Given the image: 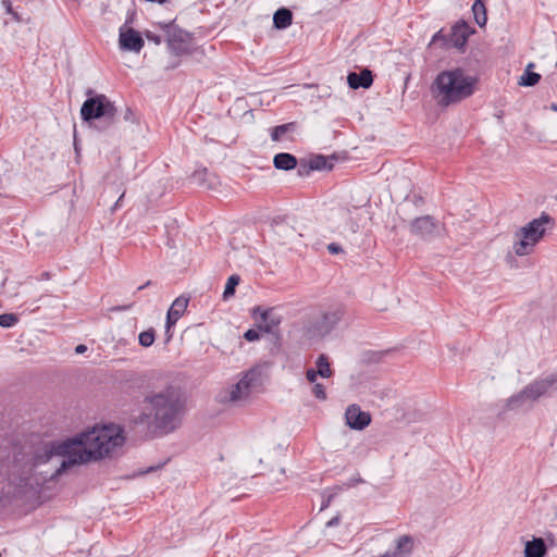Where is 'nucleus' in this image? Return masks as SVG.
Masks as SVG:
<instances>
[{"instance_id": "obj_1", "label": "nucleus", "mask_w": 557, "mask_h": 557, "mask_svg": "<svg viewBox=\"0 0 557 557\" xmlns=\"http://www.w3.org/2000/svg\"><path fill=\"white\" fill-rule=\"evenodd\" d=\"M123 443L122 429L115 424L96 425L66 440L42 443L29 462L13 465L9 481L18 494L36 493L67 467L101 459Z\"/></svg>"}, {"instance_id": "obj_2", "label": "nucleus", "mask_w": 557, "mask_h": 557, "mask_svg": "<svg viewBox=\"0 0 557 557\" xmlns=\"http://www.w3.org/2000/svg\"><path fill=\"white\" fill-rule=\"evenodd\" d=\"M143 403L137 421L154 432L169 434L182 424L186 412V399L180 387L165 385L152 389L145 395Z\"/></svg>"}, {"instance_id": "obj_3", "label": "nucleus", "mask_w": 557, "mask_h": 557, "mask_svg": "<svg viewBox=\"0 0 557 557\" xmlns=\"http://www.w3.org/2000/svg\"><path fill=\"white\" fill-rule=\"evenodd\" d=\"M476 78L461 69L441 72L433 85L432 95L441 107L458 103L473 95Z\"/></svg>"}, {"instance_id": "obj_4", "label": "nucleus", "mask_w": 557, "mask_h": 557, "mask_svg": "<svg viewBox=\"0 0 557 557\" xmlns=\"http://www.w3.org/2000/svg\"><path fill=\"white\" fill-rule=\"evenodd\" d=\"M550 218L542 214L520 227L513 235L512 250L519 257H524L534 251L535 246L544 237L546 226L550 224Z\"/></svg>"}, {"instance_id": "obj_5", "label": "nucleus", "mask_w": 557, "mask_h": 557, "mask_svg": "<svg viewBox=\"0 0 557 557\" xmlns=\"http://www.w3.org/2000/svg\"><path fill=\"white\" fill-rule=\"evenodd\" d=\"M259 379L260 372L256 369L245 372L235 384L223 388L219 393V403L234 407L246 404L252 387L258 383Z\"/></svg>"}, {"instance_id": "obj_6", "label": "nucleus", "mask_w": 557, "mask_h": 557, "mask_svg": "<svg viewBox=\"0 0 557 557\" xmlns=\"http://www.w3.org/2000/svg\"><path fill=\"white\" fill-rule=\"evenodd\" d=\"M557 388V374L548 375L544 379L536 380L527 385L521 392L512 395L507 400V408L515 410L532 404L540 397L550 394Z\"/></svg>"}, {"instance_id": "obj_7", "label": "nucleus", "mask_w": 557, "mask_h": 557, "mask_svg": "<svg viewBox=\"0 0 557 557\" xmlns=\"http://www.w3.org/2000/svg\"><path fill=\"white\" fill-rule=\"evenodd\" d=\"M116 114V108L106 95H95L89 97L81 108V115L84 121L104 117L113 120Z\"/></svg>"}, {"instance_id": "obj_8", "label": "nucleus", "mask_w": 557, "mask_h": 557, "mask_svg": "<svg viewBox=\"0 0 557 557\" xmlns=\"http://www.w3.org/2000/svg\"><path fill=\"white\" fill-rule=\"evenodd\" d=\"M119 45L122 50L138 53L143 49L145 41L137 30L124 25L119 32Z\"/></svg>"}, {"instance_id": "obj_9", "label": "nucleus", "mask_w": 557, "mask_h": 557, "mask_svg": "<svg viewBox=\"0 0 557 557\" xmlns=\"http://www.w3.org/2000/svg\"><path fill=\"white\" fill-rule=\"evenodd\" d=\"M410 232L421 238H431L438 234L440 226L432 216L424 215L411 221Z\"/></svg>"}, {"instance_id": "obj_10", "label": "nucleus", "mask_w": 557, "mask_h": 557, "mask_svg": "<svg viewBox=\"0 0 557 557\" xmlns=\"http://www.w3.org/2000/svg\"><path fill=\"white\" fill-rule=\"evenodd\" d=\"M338 232L343 235L356 234L360 228L361 216L356 208L339 210Z\"/></svg>"}, {"instance_id": "obj_11", "label": "nucleus", "mask_w": 557, "mask_h": 557, "mask_svg": "<svg viewBox=\"0 0 557 557\" xmlns=\"http://www.w3.org/2000/svg\"><path fill=\"white\" fill-rule=\"evenodd\" d=\"M346 423L354 430H363L371 422L370 413L362 411L357 405H350L345 412Z\"/></svg>"}, {"instance_id": "obj_12", "label": "nucleus", "mask_w": 557, "mask_h": 557, "mask_svg": "<svg viewBox=\"0 0 557 557\" xmlns=\"http://www.w3.org/2000/svg\"><path fill=\"white\" fill-rule=\"evenodd\" d=\"M253 318L258 322L260 330L265 333L272 332L281 323V318L273 312V309H261L259 307L253 309Z\"/></svg>"}, {"instance_id": "obj_13", "label": "nucleus", "mask_w": 557, "mask_h": 557, "mask_svg": "<svg viewBox=\"0 0 557 557\" xmlns=\"http://www.w3.org/2000/svg\"><path fill=\"white\" fill-rule=\"evenodd\" d=\"M188 306V298L183 296L177 297L173 304L171 305L168 314H166V333L170 332V329L178 321V319L184 314Z\"/></svg>"}, {"instance_id": "obj_14", "label": "nucleus", "mask_w": 557, "mask_h": 557, "mask_svg": "<svg viewBox=\"0 0 557 557\" xmlns=\"http://www.w3.org/2000/svg\"><path fill=\"white\" fill-rule=\"evenodd\" d=\"M342 319L339 310L326 312L317 321L315 335L323 336L327 334Z\"/></svg>"}, {"instance_id": "obj_15", "label": "nucleus", "mask_w": 557, "mask_h": 557, "mask_svg": "<svg viewBox=\"0 0 557 557\" xmlns=\"http://www.w3.org/2000/svg\"><path fill=\"white\" fill-rule=\"evenodd\" d=\"M373 77L369 70H363L360 73H349L347 76V83L350 88H369L372 85Z\"/></svg>"}, {"instance_id": "obj_16", "label": "nucleus", "mask_w": 557, "mask_h": 557, "mask_svg": "<svg viewBox=\"0 0 557 557\" xmlns=\"http://www.w3.org/2000/svg\"><path fill=\"white\" fill-rule=\"evenodd\" d=\"M273 164L277 170H293L297 165V159L287 152H281L274 156Z\"/></svg>"}, {"instance_id": "obj_17", "label": "nucleus", "mask_w": 557, "mask_h": 557, "mask_svg": "<svg viewBox=\"0 0 557 557\" xmlns=\"http://www.w3.org/2000/svg\"><path fill=\"white\" fill-rule=\"evenodd\" d=\"M546 554V546L543 539H533L527 542L524 548L525 557H543Z\"/></svg>"}, {"instance_id": "obj_18", "label": "nucleus", "mask_w": 557, "mask_h": 557, "mask_svg": "<svg viewBox=\"0 0 557 557\" xmlns=\"http://www.w3.org/2000/svg\"><path fill=\"white\" fill-rule=\"evenodd\" d=\"M293 15L288 9H278L273 15V24L278 29H284L292 24Z\"/></svg>"}, {"instance_id": "obj_19", "label": "nucleus", "mask_w": 557, "mask_h": 557, "mask_svg": "<svg viewBox=\"0 0 557 557\" xmlns=\"http://www.w3.org/2000/svg\"><path fill=\"white\" fill-rule=\"evenodd\" d=\"M472 13H473V16H474V20H475L476 24L480 27L485 26V24L487 22L486 9H485L484 3L481 0H476L473 3V5H472Z\"/></svg>"}, {"instance_id": "obj_20", "label": "nucleus", "mask_w": 557, "mask_h": 557, "mask_svg": "<svg viewBox=\"0 0 557 557\" xmlns=\"http://www.w3.org/2000/svg\"><path fill=\"white\" fill-rule=\"evenodd\" d=\"M294 129H295L294 123H286V124L275 126L271 129V139L273 141H281V140H283L284 136L287 133L293 132Z\"/></svg>"}, {"instance_id": "obj_21", "label": "nucleus", "mask_w": 557, "mask_h": 557, "mask_svg": "<svg viewBox=\"0 0 557 557\" xmlns=\"http://www.w3.org/2000/svg\"><path fill=\"white\" fill-rule=\"evenodd\" d=\"M532 66H533L532 64L528 65L525 72L523 73V75L519 79V84L520 85H522V86H534L535 84L539 83V81L541 78V75L535 73V72L530 71V69Z\"/></svg>"}, {"instance_id": "obj_22", "label": "nucleus", "mask_w": 557, "mask_h": 557, "mask_svg": "<svg viewBox=\"0 0 557 557\" xmlns=\"http://www.w3.org/2000/svg\"><path fill=\"white\" fill-rule=\"evenodd\" d=\"M315 363L317 371L321 377H330L332 375L329 360L324 355L319 356Z\"/></svg>"}, {"instance_id": "obj_23", "label": "nucleus", "mask_w": 557, "mask_h": 557, "mask_svg": "<svg viewBox=\"0 0 557 557\" xmlns=\"http://www.w3.org/2000/svg\"><path fill=\"white\" fill-rule=\"evenodd\" d=\"M156 339V333L153 329H149L147 331L141 332L138 335V342L143 347H150Z\"/></svg>"}, {"instance_id": "obj_24", "label": "nucleus", "mask_w": 557, "mask_h": 557, "mask_svg": "<svg viewBox=\"0 0 557 557\" xmlns=\"http://www.w3.org/2000/svg\"><path fill=\"white\" fill-rule=\"evenodd\" d=\"M238 283H239V276L232 275L228 277L226 285H225L224 293H223V297L225 299L234 295L235 287L238 285Z\"/></svg>"}, {"instance_id": "obj_25", "label": "nucleus", "mask_w": 557, "mask_h": 557, "mask_svg": "<svg viewBox=\"0 0 557 557\" xmlns=\"http://www.w3.org/2000/svg\"><path fill=\"white\" fill-rule=\"evenodd\" d=\"M17 317L13 313L0 314V326L12 327L17 323Z\"/></svg>"}, {"instance_id": "obj_26", "label": "nucleus", "mask_w": 557, "mask_h": 557, "mask_svg": "<svg viewBox=\"0 0 557 557\" xmlns=\"http://www.w3.org/2000/svg\"><path fill=\"white\" fill-rule=\"evenodd\" d=\"M454 35L460 36L461 41L460 45H463V42L467 40L468 37V27L466 24L456 25L454 28Z\"/></svg>"}, {"instance_id": "obj_27", "label": "nucleus", "mask_w": 557, "mask_h": 557, "mask_svg": "<svg viewBox=\"0 0 557 557\" xmlns=\"http://www.w3.org/2000/svg\"><path fill=\"white\" fill-rule=\"evenodd\" d=\"M312 393L320 400H325L326 399L325 388L320 383H314V386L312 388Z\"/></svg>"}, {"instance_id": "obj_28", "label": "nucleus", "mask_w": 557, "mask_h": 557, "mask_svg": "<svg viewBox=\"0 0 557 557\" xmlns=\"http://www.w3.org/2000/svg\"><path fill=\"white\" fill-rule=\"evenodd\" d=\"M2 7L4 8L8 14H11L13 16L15 21H21L18 14L13 10L12 2L10 0H2Z\"/></svg>"}, {"instance_id": "obj_29", "label": "nucleus", "mask_w": 557, "mask_h": 557, "mask_svg": "<svg viewBox=\"0 0 557 557\" xmlns=\"http://www.w3.org/2000/svg\"><path fill=\"white\" fill-rule=\"evenodd\" d=\"M209 175L207 170L196 171L193 178L201 186L205 185L206 177Z\"/></svg>"}, {"instance_id": "obj_30", "label": "nucleus", "mask_w": 557, "mask_h": 557, "mask_svg": "<svg viewBox=\"0 0 557 557\" xmlns=\"http://www.w3.org/2000/svg\"><path fill=\"white\" fill-rule=\"evenodd\" d=\"M8 457L9 454L5 450L0 451V473L9 468Z\"/></svg>"}, {"instance_id": "obj_31", "label": "nucleus", "mask_w": 557, "mask_h": 557, "mask_svg": "<svg viewBox=\"0 0 557 557\" xmlns=\"http://www.w3.org/2000/svg\"><path fill=\"white\" fill-rule=\"evenodd\" d=\"M244 337H245L248 342H253V341L259 339L260 335H259V332H258L257 330L250 329V330H248V331L244 334Z\"/></svg>"}, {"instance_id": "obj_32", "label": "nucleus", "mask_w": 557, "mask_h": 557, "mask_svg": "<svg viewBox=\"0 0 557 557\" xmlns=\"http://www.w3.org/2000/svg\"><path fill=\"white\" fill-rule=\"evenodd\" d=\"M318 375L319 373L314 369H308L306 372V377L310 383H315Z\"/></svg>"}, {"instance_id": "obj_33", "label": "nucleus", "mask_w": 557, "mask_h": 557, "mask_svg": "<svg viewBox=\"0 0 557 557\" xmlns=\"http://www.w3.org/2000/svg\"><path fill=\"white\" fill-rule=\"evenodd\" d=\"M327 250L330 253L335 255L343 251L342 247L335 243H331L327 245Z\"/></svg>"}, {"instance_id": "obj_34", "label": "nucleus", "mask_w": 557, "mask_h": 557, "mask_svg": "<svg viewBox=\"0 0 557 557\" xmlns=\"http://www.w3.org/2000/svg\"><path fill=\"white\" fill-rule=\"evenodd\" d=\"M87 350V347L85 345H78L75 348L76 354H83Z\"/></svg>"}, {"instance_id": "obj_35", "label": "nucleus", "mask_w": 557, "mask_h": 557, "mask_svg": "<svg viewBox=\"0 0 557 557\" xmlns=\"http://www.w3.org/2000/svg\"><path fill=\"white\" fill-rule=\"evenodd\" d=\"M124 119H125L126 121H128V120H132V119H133V112H132L129 109H126V111H125V115H124Z\"/></svg>"}, {"instance_id": "obj_36", "label": "nucleus", "mask_w": 557, "mask_h": 557, "mask_svg": "<svg viewBox=\"0 0 557 557\" xmlns=\"http://www.w3.org/2000/svg\"><path fill=\"white\" fill-rule=\"evenodd\" d=\"M337 523H338V518H333V519H331V520L326 523V525H327V527H333V525H335V524H337Z\"/></svg>"}, {"instance_id": "obj_37", "label": "nucleus", "mask_w": 557, "mask_h": 557, "mask_svg": "<svg viewBox=\"0 0 557 557\" xmlns=\"http://www.w3.org/2000/svg\"><path fill=\"white\" fill-rule=\"evenodd\" d=\"M132 306L128 305V306H124V307H117L116 309L117 310H126V309H129Z\"/></svg>"}]
</instances>
